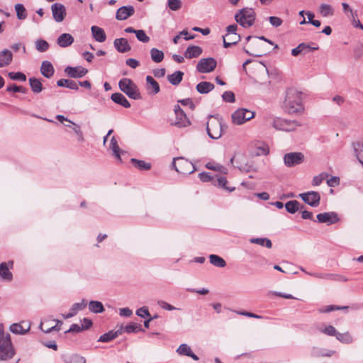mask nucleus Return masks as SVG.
<instances>
[{"label": "nucleus", "instance_id": "nucleus-1", "mask_svg": "<svg viewBox=\"0 0 363 363\" xmlns=\"http://www.w3.org/2000/svg\"><path fill=\"white\" fill-rule=\"evenodd\" d=\"M282 108L289 114H301L304 110L302 93L296 89L290 88L286 91Z\"/></svg>", "mask_w": 363, "mask_h": 363}, {"label": "nucleus", "instance_id": "nucleus-2", "mask_svg": "<svg viewBox=\"0 0 363 363\" xmlns=\"http://www.w3.org/2000/svg\"><path fill=\"white\" fill-rule=\"evenodd\" d=\"M16 349L9 333L0 328V362H7L16 354Z\"/></svg>", "mask_w": 363, "mask_h": 363}, {"label": "nucleus", "instance_id": "nucleus-3", "mask_svg": "<svg viewBox=\"0 0 363 363\" xmlns=\"http://www.w3.org/2000/svg\"><path fill=\"white\" fill-rule=\"evenodd\" d=\"M224 128L227 126L222 122L220 119L213 116H210L207 122L206 130L208 135L213 140L220 138L224 131Z\"/></svg>", "mask_w": 363, "mask_h": 363}, {"label": "nucleus", "instance_id": "nucleus-4", "mask_svg": "<svg viewBox=\"0 0 363 363\" xmlns=\"http://www.w3.org/2000/svg\"><path fill=\"white\" fill-rule=\"evenodd\" d=\"M121 91L125 93L130 99L138 100L141 95L138 86L129 78H123L118 82Z\"/></svg>", "mask_w": 363, "mask_h": 363}, {"label": "nucleus", "instance_id": "nucleus-5", "mask_svg": "<svg viewBox=\"0 0 363 363\" xmlns=\"http://www.w3.org/2000/svg\"><path fill=\"white\" fill-rule=\"evenodd\" d=\"M272 126L277 130L292 132L301 126L300 121L297 120L286 119L281 117L274 118Z\"/></svg>", "mask_w": 363, "mask_h": 363}, {"label": "nucleus", "instance_id": "nucleus-6", "mask_svg": "<svg viewBox=\"0 0 363 363\" xmlns=\"http://www.w3.org/2000/svg\"><path fill=\"white\" fill-rule=\"evenodd\" d=\"M235 19L241 26L249 28L255 21V11L249 8L242 9L235 15Z\"/></svg>", "mask_w": 363, "mask_h": 363}, {"label": "nucleus", "instance_id": "nucleus-7", "mask_svg": "<svg viewBox=\"0 0 363 363\" xmlns=\"http://www.w3.org/2000/svg\"><path fill=\"white\" fill-rule=\"evenodd\" d=\"M172 166L178 173L182 174H190L196 171L195 166L184 157L174 158Z\"/></svg>", "mask_w": 363, "mask_h": 363}, {"label": "nucleus", "instance_id": "nucleus-8", "mask_svg": "<svg viewBox=\"0 0 363 363\" xmlns=\"http://www.w3.org/2000/svg\"><path fill=\"white\" fill-rule=\"evenodd\" d=\"M254 112L245 108H240L235 111L232 115V121L236 125H241L245 122L254 118Z\"/></svg>", "mask_w": 363, "mask_h": 363}, {"label": "nucleus", "instance_id": "nucleus-9", "mask_svg": "<svg viewBox=\"0 0 363 363\" xmlns=\"http://www.w3.org/2000/svg\"><path fill=\"white\" fill-rule=\"evenodd\" d=\"M216 65L217 62L214 58H202L197 63L196 70L202 74L210 73L216 69Z\"/></svg>", "mask_w": 363, "mask_h": 363}, {"label": "nucleus", "instance_id": "nucleus-10", "mask_svg": "<svg viewBox=\"0 0 363 363\" xmlns=\"http://www.w3.org/2000/svg\"><path fill=\"white\" fill-rule=\"evenodd\" d=\"M284 163L288 167L301 164L304 160V155L301 152H289L284 156Z\"/></svg>", "mask_w": 363, "mask_h": 363}, {"label": "nucleus", "instance_id": "nucleus-11", "mask_svg": "<svg viewBox=\"0 0 363 363\" xmlns=\"http://www.w3.org/2000/svg\"><path fill=\"white\" fill-rule=\"evenodd\" d=\"M299 197L308 205L317 207L320 204V195L318 192L311 191L299 194Z\"/></svg>", "mask_w": 363, "mask_h": 363}, {"label": "nucleus", "instance_id": "nucleus-12", "mask_svg": "<svg viewBox=\"0 0 363 363\" xmlns=\"http://www.w3.org/2000/svg\"><path fill=\"white\" fill-rule=\"evenodd\" d=\"M317 220L320 223L332 225L338 222L340 218L337 213L330 211L318 214Z\"/></svg>", "mask_w": 363, "mask_h": 363}, {"label": "nucleus", "instance_id": "nucleus-13", "mask_svg": "<svg viewBox=\"0 0 363 363\" xmlns=\"http://www.w3.org/2000/svg\"><path fill=\"white\" fill-rule=\"evenodd\" d=\"M52 13L56 22H62L66 16V9L64 5L55 3L51 6Z\"/></svg>", "mask_w": 363, "mask_h": 363}, {"label": "nucleus", "instance_id": "nucleus-14", "mask_svg": "<svg viewBox=\"0 0 363 363\" xmlns=\"http://www.w3.org/2000/svg\"><path fill=\"white\" fill-rule=\"evenodd\" d=\"M135 13L133 6H123L120 7L116 13V18L118 21H124L132 16Z\"/></svg>", "mask_w": 363, "mask_h": 363}, {"label": "nucleus", "instance_id": "nucleus-15", "mask_svg": "<svg viewBox=\"0 0 363 363\" xmlns=\"http://www.w3.org/2000/svg\"><path fill=\"white\" fill-rule=\"evenodd\" d=\"M13 265V261H9L7 263L1 262L0 264V278L2 280L11 281L13 279V274L9 271Z\"/></svg>", "mask_w": 363, "mask_h": 363}, {"label": "nucleus", "instance_id": "nucleus-16", "mask_svg": "<svg viewBox=\"0 0 363 363\" xmlns=\"http://www.w3.org/2000/svg\"><path fill=\"white\" fill-rule=\"evenodd\" d=\"M65 72L72 78H80L84 77L88 72V70L81 66H69L65 68Z\"/></svg>", "mask_w": 363, "mask_h": 363}, {"label": "nucleus", "instance_id": "nucleus-17", "mask_svg": "<svg viewBox=\"0 0 363 363\" xmlns=\"http://www.w3.org/2000/svg\"><path fill=\"white\" fill-rule=\"evenodd\" d=\"M115 49L121 53L129 52L131 50V46L129 45L127 39L124 38H116L113 41Z\"/></svg>", "mask_w": 363, "mask_h": 363}, {"label": "nucleus", "instance_id": "nucleus-18", "mask_svg": "<svg viewBox=\"0 0 363 363\" xmlns=\"http://www.w3.org/2000/svg\"><path fill=\"white\" fill-rule=\"evenodd\" d=\"M175 116L176 119L174 122L171 123L172 125L181 128L187 127L190 125V121L184 112H180Z\"/></svg>", "mask_w": 363, "mask_h": 363}, {"label": "nucleus", "instance_id": "nucleus-19", "mask_svg": "<svg viewBox=\"0 0 363 363\" xmlns=\"http://www.w3.org/2000/svg\"><path fill=\"white\" fill-rule=\"evenodd\" d=\"M146 88L148 92L151 94H156L160 91L158 82L151 76L146 77Z\"/></svg>", "mask_w": 363, "mask_h": 363}, {"label": "nucleus", "instance_id": "nucleus-20", "mask_svg": "<svg viewBox=\"0 0 363 363\" xmlns=\"http://www.w3.org/2000/svg\"><path fill=\"white\" fill-rule=\"evenodd\" d=\"M254 45L256 47L255 49H253L252 52H250L248 50L244 48V51L248 54L249 55L255 56V57H261L266 54L267 50L264 49L263 45H260L257 40L252 42L250 45Z\"/></svg>", "mask_w": 363, "mask_h": 363}, {"label": "nucleus", "instance_id": "nucleus-21", "mask_svg": "<svg viewBox=\"0 0 363 363\" xmlns=\"http://www.w3.org/2000/svg\"><path fill=\"white\" fill-rule=\"evenodd\" d=\"M13 60V54L8 49L0 52V68L9 65Z\"/></svg>", "mask_w": 363, "mask_h": 363}, {"label": "nucleus", "instance_id": "nucleus-22", "mask_svg": "<svg viewBox=\"0 0 363 363\" xmlns=\"http://www.w3.org/2000/svg\"><path fill=\"white\" fill-rule=\"evenodd\" d=\"M91 31L92 37L96 41L103 43L106 40V35L103 28L96 26H92L91 27Z\"/></svg>", "mask_w": 363, "mask_h": 363}, {"label": "nucleus", "instance_id": "nucleus-23", "mask_svg": "<svg viewBox=\"0 0 363 363\" xmlns=\"http://www.w3.org/2000/svg\"><path fill=\"white\" fill-rule=\"evenodd\" d=\"M26 322H22L21 323H13L10 325L9 330L11 333L16 335H25L26 334L30 328V325L29 323L27 324V327L24 328L22 324H26Z\"/></svg>", "mask_w": 363, "mask_h": 363}, {"label": "nucleus", "instance_id": "nucleus-24", "mask_svg": "<svg viewBox=\"0 0 363 363\" xmlns=\"http://www.w3.org/2000/svg\"><path fill=\"white\" fill-rule=\"evenodd\" d=\"M177 352L180 355H184L191 357L194 360L198 361L199 357L192 352L190 346L183 343L177 349Z\"/></svg>", "mask_w": 363, "mask_h": 363}, {"label": "nucleus", "instance_id": "nucleus-25", "mask_svg": "<svg viewBox=\"0 0 363 363\" xmlns=\"http://www.w3.org/2000/svg\"><path fill=\"white\" fill-rule=\"evenodd\" d=\"M54 72L55 69L50 62L45 60L42 62L40 67V73L42 75L49 79L53 76Z\"/></svg>", "mask_w": 363, "mask_h": 363}, {"label": "nucleus", "instance_id": "nucleus-26", "mask_svg": "<svg viewBox=\"0 0 363 363\" xmlns=\"http://www.w3.org/2000/svg\"><path fill=\"white\" fill-rule=\"evenodd\" d=\"M74 38L69 33H62L57 39V45L61 48H67L74 43Z\"/></svg>", "mask_w": 363, "mask_h": 363}, {"label": "nucleus", "instance_id": "nucleus-27", "mask_svg": "<svg viewBox=\"0 0 363 363\" xmlns=\"http://www.w3.org/2000/svg\"><path fill=\"white\" fill-rule=\"evenodd\" d=\"M123 327L121 326V329L118 330L117 331L114 330H110L106 333L103 334L100 336V337L98 340V342H108L111 341L112 340L115 339L118 336V335H121L122 333Z\"/></svg>", "mask_w": 363, "mask_h": 363}, {"label": "nucleus", "instance_id": "nucleus-28", "mask_svg": "<svg viewBox=\"0 0 363 363\" xmlns=\"http://www.w3.org/2000/svg\"><path fill=\"white\" fill-rule=\"evenodd\" d=\"M202 48L197 45L189 46L185 52L184 57L187 59L198 57L202 53Z\"/></svg>", "mask_w": 363, "mask_h": 363}, {"label": "nucleus", "instance_id": "nucleus-29", "mask_svg": "<svg viewBox=\"0 0 363 363\" xmlns=\"http://www.w3.org/2000/svg\"><path fill=\"white\" fill-rule=\"evenodd\" d=\"M111 100L124 108H130V104L121 93H114L111 95Z\"/></svg>", "mask_w": 363, "mask_h": 363}, {"label": "nucleus", "instance_id": "nucleus-30", "mask_svg": "<svg viewBox=\"0 0 363 363\" xmlns=\"http://www.w3.org/2000/svg\"><path fill=\"white\" fill-rule=\"evenodd\" d=\"M214 84L209 82H201L196 85V91L202 94H208L214 89Z\"/></svg>", "mask_w": 363, "mask_h": 363}, {"label": "nucleus", "instance_id": "nucleus-31", "mask_svg": "<svg viewBox=\"0 0 363 363\" xmlns=\"http://www.w3.org/2000/svg\"><path fill=\"white\" fill-rule=\"evenodd\" d=\"M57 85L61 87H67L72 90H78V83L71 79H61L57 82Z\"/></svg>", "mask_w": 363, "mask_h": 363}, {"label": "nucleus", "instance_id": "nucleus-32", "mask_svg": "<svg viewBox=\"0 0 363 363\" xmlns=\"http://www.w3.org/2000/svg\"><path fill=\"white\" fill-rule=\"evenodd\" d=\"M29 84L32 91L35 94H39L43 90V84L39 79L35 77L29 78Z\"/></svg>", "mask_w": 363, "mask_h": 363}, {"label": "nucleus", "instance_id": "nucleus-33", "mask_svg": "<svg viewBox=\"0 0 363 363\" xmlns=\"http://www.w3.org/2000/svg\"><path fill=\"white\" fill-rule=\"evenodd\" d=\"M223 45L225 48H229L233 45H235L240 40V35L238 34L230 35V36H223Z\"/></svg>", "mask_w": 363, "mask_h": 363}, {"label": "nucleus", "instance_id": "nucleus-34", "mask_svg": "<svg viewBox=\"0 0 363 363\" xmlns=\"http://www.w3.org/2000/svg\"><path fill=\"white\" fill-rule=\"evenodd\" d=\"M184 73L182 71H176L167 76V79L174 86L178 85L182 80Z\"/></svg>", "mask_w": 363, "mask_h": 363}, {"label": "nucleus", "instance_id": "nucleus-35", "mask_svg": "<svg viewBox=\"0 0 363 363\" xmlns=\"http://www.w3.org/2000/svg\"><path fill=\"white\" fill-rule=\"evenodd\" d=\"M89 310L94 313H100L104 311V307L100 301H91L89 303Z\"/></svg>", "mask_w": 363, "mask_h": 363}, {"label": "nucleus", "instance_id": "nucleus-36", "mask_svg": "<svg viewBox=\"0 0 363 363\" xmlns=\"http://www.w3.org/2000/svg\"><path fill=\"white\" fill-rule=\"evenodd\" d=\"M250 242L251 243L257 244L261 246H264L268 249H270L272 247V241L266 238H253L250 239Z\"/></svg>", "mask_w": 363, "mask_h": 363}, {"label": "nucleus", "instance_id": "nucleus-37", "mask_svg": "<svg viewBox=\"0 0 363 363\" xmlns=\"http://www.w3.org/2000/svg\"><path fill=\"white\" fill-rule=\"evenodd\" d=\"M209 262L211 264L217 267H225L226 266L225 261L220 256L216 255H211L209 256Z\"/></svg>", "mask_w": 363, "mask_h": 363}, {"label": "nucleus", "instance_id": "nucleus-38", "mask_svg": "<svg viewBox=\"0 0 363 363\" xmlns=\"http://www.w3.org/2000/svg\"><path fill=\"white\" fill-rule=\"evenodd\" d=\"M228 181L225 177H219L216 178L215 180H213V184L215 186H217L218 187H220L226 191H228L230 192L235 190V187H228L227 186Z\"/></svg>", "mask_w": 363, "mask_h": 363}, {"label": "nucleus", "instance_id": "nucleus-39", "mask_svg": "<svg viewBox=\"0 0 363 363\" xmlns=\"http://www.w3.org/2000/svg\"><path fill=\"white\" fill-rule=\"evenodd\" d=\"M151 59L156 63L161 62L164 57V52L157 48H152L150 51Z\"/></svg>", "mask_w": 363, "mask_h": 363}, {"label": "nucleus", "instance_id": "nucleus-40", "mask_svg": "<svg viewBox=\"0 0 363 363\" xmlns=\"http://www.w3.org/2000/svg\"><path fill=\"white\" fill-rule=\"evenodd\" d=\"M336 339L343 344H351L354 341V338L349 332L340 333L337 332Z\"/></svg>", "mask_w": 363, "mask_h": 363}, {"label": "nucleus", "instance_id": "nucleus-41", "mask_svg": "<svg viewBox=\"0 0 363 363\" xmlns=\"http://www.w3.org/2000/svg\"><path fill=\"white\" fill-rule=\"evenodd\" d=\"M319 13L323 17L332 16L334 14V9L329 4H322L319 7Z\"/></svg>", "mask_w": 363, "mask_h": 363}, {"label": "nucleus", "instance_id": "nucleus-42", "mask_svg": "<svg viewBox=\"0 0 363 363\" xmlns=\"http://www.w3.org/2000/svg\"><path fill=\"white\" fill-rule=\"evenodd\" d=\"M110 149L112 150L113 152V155H115V157L120 161H121V155H120V152H121V149L118 145V142L116 139V138L114 136H113L111 139V143H110V147H109Z\"/></svg>", "mask_w": 363, "mask_h": 363}, {"label": "nucleus", "instance_id": "nucleus-43", "mask_svg": "<svg viewBox=\"0 0 363 363\" xmlns=\"http://www.w3.org/2000/svg\"><path fill=\"white\" fill-rule=\"evenodd\" d=\"M130 161L133 163V164L139 169L148 170L151 168V164L145 162L143 160H139L135 158H132Z\"/></svg>", "mask_w": 363, "mask_h": 363}, {"label": "nucleus", "instance_id": "nucleus-44", "mask_svg": "<svg viewBox=\"0 0 363 363\" xmlns=\"http://www.w3.org/2000/svg\"><path fill=\"white\" fill-rule=\"evenodd\" d=\"M123 330L127 333H136L140 331H143V329L142 328L140 324L136 323H130L123 328Z\"/></svg>", "mask_w": 363, "mask_h": 363}, {"label": "nucleus", "instance_id": "nucleus-45", "mask_svg": "<svg viewBox=\"0 0 363 363\" xmlns=\"http://www.w3.org/2000/svg\"><path fill=\"white\" fill-rule=\"evenodd\" d=\"M299 202L293 200L289 201L285 203L286 210L290 213H294L299 209Z\"/></svg>", "mask_w": 363, "mask_h": 363}, {"label": "nucleus", "instance_id": "nucleus-46", "mask_svg": "<svg viewBox=\"0 0 363 363\" xmlns=\"http://www.w3.org/2000/svg\"><path fill=\"white\" fill-rule=\"evenodd\" d=\"M354 150L357 159L363 167V142L358 143Z\"/></svg>", "mask_w": 363, "mask_h": 363}, {"label": "nucleus", "instance_id": "nucleus-47", "mask_svg": "<svg viewBox=\"0 0 363 363\" xmlns=\"http://www.w3.org/2000/svg\"><path fill=\"white\" fill-rule=\"evenodd\" d=\"M17 18L19 20H24L27 17L26 10L23 4H17L15 5Z\"/></svg>", "mask_w": 363, "mask_h": 363}, {"label": "nucleus", "instance_id": "nucleus-48", "mask_svg": "<svg viewBox=\"0 0 363 363\" xmlns=\"http://www.w3.org/2000/svg\"><path fill=\"white\" fill-rule=\"evenodd\" d=\"M86 306V302L84 299L79 303H74L69 311L75 315L79 311H82Z\"/></svg>", "mask_w": 363, "mask_h": 363}, {"label": "nucleus", "instance_id": "nucleus-49", "mask_svg": "<svg viewBox=\"0 0 363 363\" xmlns=\"http://www.w3.org/2000/svg\"><path fill=\"white\" fill-rule=\"evenodd\" d=\"M35 48L38 52H44L48 50L49 44L45 40H38L35 41Z\"/></svg>", "mask_w": 363, "mask_h": 363}, {"label": "nucleus", "instance_id": "nucleus-50", "mask_svg": "<svg viewBox=\"0 0 363 363\" xmlns=\"http://www.w3.org/2000/svg\"><path fill=\"white\" fill-rule=\"evenodd\" d=\"M9 77L12 80L25 82L26 80V76L21 72H10L8 73Z\"/></svg>", "mask_w": 363, "mask_h": 363}, {"label": "nucleus", "instance_id": "nucleus-51", "mask_svg": "<svg viewBox=\"0 0 363 363\" xmlns=\"http://www.w3.org/2000/svg\"><path fill=\"white\" fill-rule=\"evenodd\" d=\"M71 124L72 125V129H73L74 133L77 136L78 141L81 142V143L84 142V138L83 133L81 130L79 125H78L72 121Z\"/></svg>", "mask_w": 363, "mask_h": 363}, {"label": "nucleus", "instance_id": "nucleus-52", "mask_svg": "<svg viewBox=\"0 0 363 363\" xmlns=\"http://www.w3.org/2000/svg\"><path fill=\"white\" fill-rule=\"evenodd\" d=\"M206 167L209 169L220 172L221 173L225 174L227 169L222 165L218 164H214L212 162H208L206 164Z\"/></svg>", "mask_w": 363, "mask_h": 363}, {"label": "nucleus", "instance_id": "nucleus-53", "mask_svg": "<svg viewBox=\"0 0 363 363\" xmlns=\"http://www.w3.org/2000/svg\"><path fill=\"white\" fill-rule=\"evenodd\" d=\"M182 3L180 0H167V6L172 11H177L181 9Z\"/></svg>", "mask_w": 363, "mask_h": 363}, {"label": "nucleus", "instance_id": "nucleus-54", "mask_svg": "<svg viewBox=\"0 0 363 363\" xmlns=\"http://www.w3.org/2000/svg\"><path fill=\"white\" fill-rule=\"evenodd\" d=\"M335 353V351H334V350L318 351L316 349H313V352H312V354L313 356H323V357H331Z\"/></svg>", "mask_w": 363, "mask_h": 363}, {"label": "nucleus", "instance_id": "nucleus-55", "mask_svg": "<svg viewBox=\"0 0 363 363\" xmlns=\"http://www.w3.org/2000/svg\"><path fill=\"white\" fill-rule=\"evenodd\" d=\"M354 57L356 60L360 59L363 56V44H357L353 50Z\"/></svg>", "mask_w": 363, "mask_h": 363}, {"label": "nucleus", "instance_id": "nucleus-56", "mask_svg": "<svg viewBox=\"0 0 363 363\" xmlns=\"http://www.w3.org/2000/svg\"><path fill=\"white\" fill-rule=\"evenodd\" d=\"M320 331L329 336H335L337 334V331L333 325H328L323 329H320Z\"/></svg>", "mask_w": 363, "mask_h": 363}, {"label": "nucleus", "instance_id": "nucleus-57", "mask_svg": "<svg viewBox=\"0 0 363 363\" xmlns=\"http://www.w3.org/2000/svg\"><path fill=\"white\" fill-rule=\"evenodd\" d=\"M135 35L137 39L142 43H146L150 41V38L143 30H138Z\"/></svg>", "mask_w": 363, "mask_h": 363}, {"label": "nucleus", "instance_id": "nucleus-58", "mask_svg": "<svg viewBox=\"0 0 363 363\" xmlns=\"http://www.w3.org/2000/svg\"><path fill=\"white\" fill-rule=\"evenodd\" d=\"M327 177L328 174L326 173H321L318 175L315 176L312 180V185L319 186Z\"/></svg>", "mask_w": 363, "mask_h": 363}, {"label": "nucleus", "instance_id": "nucleus-59", "mask_svg": "<svg viewBox=\"0 0 363 363\" xmlns=\"http://www.w3.org/2000/svg\"><path fill=\"white\" fill-rule=\"evenodd\" d=\"M222 99L224 101L233 103L235 101V94L231 91H226L222 94Z\"/></svg>", "mask_w": 363, "mask_h": 363}, {"label": "nucleus", "instance_id": "nucleus-60", "mask_svg": "<svg viewBox=\"0 0 363 363\" xmlns=\"http://www.w3.org/2000/svg\"><path fill=\"white\" fill-rule=\"evenodd\" d=\"M157 305L162 309L169 311L177 309L176 307L173 306L172 305H171V304L168 303L167 302L162 301V300L157 301Z\"/></svg>", "mask_w": 363, "mask_h": 363}, {"label": "nucleus", "instance_id": "nucleus-61", "mask_svg": "<svg viewBox=\"0 0 363 363\" xmlns=\"http://www.w3.org/2000/svg\"><path fill=\"white\" fill-rule=\"evenodd\" d=\"M343 12L347 15L349 13L350 14L351 18H354L357 17V12H354L350 7L349 4L347 3H342Z\"/></svg>", "mask_w": 363, "mask_h": 363}, {"label": "nucleus", "instance_id": "nucleus-62", "mask_svg": "<svg viewBox=\"0 0 363 363\" xmlns=\"http://www.w3.org/2000/svg\"><path fill=\"white\" fill-rule=\"evenodd\" d=\"M136 315L140 318H149L150 313L146 307H141L136 311Z\"/></svg>", "mask_w": 363, "mask_h": 363}, {"label": "nucleus", "instance_id": "nucleus-63", "mask_svg": "<svg viewBox=\"0 0 363 363\" xmlns=\"http://www.w3.org/2000/svg\"><path fill=\"white\" fill-rule=\"evenodd\" d=\"M199 177L203 182H212L213 183V180H215L208 172H201L199 174Z\"/></svg>", "mask_w": 363, "mask_h": 363}, {"label": "nucleus", "instance_id": "nucleus-64", "mask_svg": "<svg viewBox=\"0 0 363 363\" xmlns=\"http://www.w3.org/2000/svg\"><path fill=\"white\" fill-rule=\"evenodd\" d=\"M69 363H86V359L80 355L74 354L70 357Z\"/></svg>", "mask_w": 363, "mask_h": 363}]
</instances>
